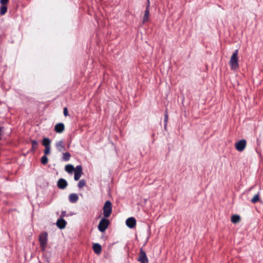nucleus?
Wrapping results in <instances>:
<instances>
[{"mask_svg": "<svg viewBox=\"0 0 263 263\" xmlns=\"http://www.w3.org/2000/svg\"><path fill=\"white\" fill-rule=\"evenodd\" d=\"M238 50H235L233 53L230 62L229 64L232 70H236L239 68L238 58Z\"/></svg>", "mask_w": 263, "mask_h": 263, "instance_id": "nucleus-1", "label": "nucleus"}, {"mask_svg": "<svg viewBox=\"0 0 263 263\" xmlns=\"http://www.w3.org/2000/svg\"><path fill=\"white\" fill-rule=\"evenodd\" d=\"M48 234L46 232H42L39 236V241L42 251H44L47 244Z\"/></svg>", "mask_w": 263, "mask_h": 263, "instance_id": "nucleus-2", "label": "nucleus"}, {"mask_svg": "<svg viewBox=\"0 0 263 263\" xmlns=\"http://www.w3.org/2000/svg\"><path fill=\"white\" fill-rule=\"evenodd\" d=\"M103 215L105 218L110 216L112 212V204L109 200L106 201L103 206Z\"/></svg>", "mask_w": 263, "mask_h": 263, "instance_id": "nucleus-3", "label": "nucleus"}, {"mask_svg": "<svg viewBox=\"0 0 263 263\" xmlns=\"http://www.w3.org/2000/svg\"><path fill=\"white\" fill-rule=\"evenodd\" d=\"M109 223V221L106 218H102L98 225L99 230L101 232H104L107 229Z\"/></svg>", "mask_w": 263, "mask_h": 263, "instance_id": "nucleus-4", "label": "nucleus"}, {"mask_svg": "<svg viewBox=\"0 0 263 263\" xmlns=\"http://www.w3.org/2000/svg\"><path fill=\"white\" fill-rule=\"evenodd\" d=\"M137 260L141 263H148V259L146 252L142 248L140 249Z\"/></svg>", "mask_w": 263, "mask_h": 263, "instance_id": "nucleus-5", "label": "nucleus"}, {"mask_svg": "<svg viewBox=\"0 0 263 263\" xmlns=\"http://www.w3.org/2000/svg\"><path fill=\"white\" fill-rule=\"evenodd\" d=\"M247 145V142L246 140H241L235 144L236 149L239 151L242 152L244 150Z\"/></svg>", "mask_w": 263, "mask_h": 263, "instance_id": "nucleus-6", "label": "nucleus"}, {"mask_svg": "<svg viewBox=\"0 0 263 263\" xmlns=\"http://www.w3.org/2000/svg\"><path fill=\"white\" fill-rule=\"evenodd\" d=\"M83 174L82 167L81 165H78L75 168L74 179L76 181L79 180Z\"/></svg>", "mask_w": 263, "mask_h": 263, "instance_id": "nucleus-7", "label": "nucleus"}, {"mask_svg": "<svg viewBox=\"0 0 263 263\" xmlns=\"http://www.w3.org/2000/svg\"><path fill=\"white\" fill-rule=\"evenodd\" d=\"M149 6L150 2L149 0H147V3L146 7V9L144 12V15L143 18V23H145L148 21L149 15Z\"/></svg>", "mask_w": 263, "mask_h": 263, "instance_id": "nucleus-8", "label": "nucleus"}, {"mask_svg": "<svg viewBox=\"0 0 263 263\" xmlns=\"http://www.w3.org/2000/svg\"><path fill=\"white\" fill-rule=\"evenodd\" d=\"M55 146L57 149L60 152H63L66 151L65 146L63 140L57 141Z\"/></svg>", "mask_w": 263, "mask_h": 263, "instance_id": "nucleus-9", "label": "nucleus"}, {"mask_svg": "<svg viewBox=\"0 0 263 263\" xmlns=\"http://www.w3.org/2000/svg\"><path fill=\"white\" fill-rule=\"evenodd\" d=\"M126 224L129 228H134L136 224V220L134 217H130L126 220Z\"/></svg>", "mask_w": 263, "mask_h": 263, "instance_id": "nucleus-10", "label": "nucleus"}, {"mask_svg": "<svg viewBox=\"0 0 263 263\" xmlns=\"http://www.w3.org/2000/svg\"><path fill=\"white\" fill-rule=\"evenodd\" d=\"M68 184L66 180L63 178L60 179L57 183V186L60 189H65Z\"/></svg>", "mask_w": 263, "mask_h": 263, "instance_id": "nucleus-11", "label": "nucleus"}, {"mask_svg": "<svg viewBox=\"0 0 263 263\" xmlns=\"http://www.w3.org/2000/svg\"><path fill=\"white\" fill-rule=\"evenodd\" d=\"M65 129V125L62 123H59L54 126V130L57 133H62Z\"/></svg>", "mask_w": 263, "mask_h": 263, "instance_id": "nucleus-12", "label": "nucleus"}, {"mask_svg": "<svg viewBox=\"0 0 263 263\" xmlns=\"http://www.w3.org/2000/svg\"><path fill=\"white\" fill-rule=\"evenodd\" d=\"M94 252L97 254H100L101 252L102 248L100 244L94 243L92 246Z\"/></svg>", "mask_w": 263, "mask_h": 263, "instance_id": "nucleus-13", "label": "nucleus"}, {"mask_svg": "<svg viewBox=\"0 0 263 263\" xmlns=\"http://www.w3.org/2000/svg\"><path fill=\"white\" fill-rule=\"evenodd\" d=\"M66 222L64 219H58L57 222L58 227L61 229L65 228Z\"/></svg>", "mask_w": 263, "mask_h": 263, "instance_id": "nucleus-14", "label": "nucleus"}, {"mask_svg": "<svg viewBox=\"0 0 263 263\" xmlns=\"http://www.w3.org/2000/svg\"><path fill=\"white\" fill-rule=\"evenodd\" d=\"M79 199V197L77 194H70L69 196V201L71 203H76Z\"/></svg>", "mask_w": 263, "mask_h": 263, "instance_id": "nucleus-15", "label": "nucleus"}, {"mask_svg": "<svg viewBox=\"0 0 263 263\" xmlns=\"http://www.w3.org/2000/svg\"><path fill=\"white\" fill-rule=\"evenodd\" d=\"M240 217L238 215H233L231 217V222L233 223H237L240 221Z\"/></svg>", "mask_w": 263, "mask_h": 263, "instance_id": "nucleus-16", "label": "nucleus"}, {"mask_svg": "<svg viewBox=\"0 0 263 263\" xmlns=\"http://www.w3.org/2000/svg\"><path fill=\"white\" fill-rule=\"evenodd\" d=\"M65 171L68 173H72L74 171L75 168L74 166L71 164H67L65 167Z\"/></svg>", "mask_w": 263, "mask_h": 263, "instance_id": "nucleus-17", "label": "nucleus"}, {"mask_svg": "<svg viewBox=\"0 0 263 263\" xmlns=\"http://www.w3.org/2000/svg\"><path fill=\"white\" fill-rule=\"evenodd\" d=\"M50 142L51 141L49 138H45L43 139L42 144L45 147H50Z\"/></svg>", "mask_w": 263, "mask_h": 263, "instance_id": "nucleus-18", "label": "nucleus"}, {"mask_svg": "<svg viewBox=\"0 0 263 263\" xmlns=\"http://www.w3.org/2000/svg\"><path fill=\"white\" fill-rule=\"evenodd\" d=\"M71 157V154L69 152L63 153L62 159L64 161H68Z\"/></svg>", "mask_w": 263, "mask_h": 263, "instance_id": "nucleus-19", "label": "nucleus"}, {"mask_svg": "<svg viewBox=\"0 0 263 263\" xmlns=\"http://www.w3.org/2000/svg\"><path fill=\"white\" fill-rule=\"evenodd\" d=\"M260 196L259 193H258L257 194L255 195L254 197L252 198L251 201L253 203H256L259 201Z\"/></svg>", "mask_w": 263, "mask_h": 263, "instance_id": "nucleus-20", "label": "nucleus"}, {"mask_svg": "<svg viewBox=\"0 0 263 263\" xmlns=\"http://www.w3.org/2000/svg\"><path fill=\"white\" fill-rule=\"evenodd\" d=\"M7 11V5H2L0 8V14L2 15H4Z\"/></svg>", "mask_w": 263, "mask_h": 263, "instance_id": "nucleus-21", "label": "nucleus"}, {"mask_svg": "<svg viewBox=\"0 0 263 263\" xmlns=\"http://www.w3.org/2000/svg\"><path fill=\"white\" fill-rule=\"evenodd\" d=\"M31 144H32V151H35L37 148V147H38V142L36 140H31Z\"/></svg>", "mask_w": 263, "mask_h": 263, "instance_id": "nucleus-22", "label": "nucleus"}, {"mask_svg": "<svg viewBox=\"0 0 263 263\" xmlns=\"http://www.w3.org/2000/svg\"><path fill=\"white\" fill-rule=\"evenodd\" d=\"M41 161V163L45 165V164H46L47 163L48 161V159L46 155H44V156L42 157Z\"/></svg>", "mask_w": 263, "mask_h": 263, "instance_id": "nucleus-23", "label": "nucleus"}, {"mask_svg": "<svg viewBox=\"0 0 263 263\" xmlns=\"http://www.w3.org/2000/svg\"><path fill=\"white\" fill-rule=\"evenodd\" d=\"M86 185V181L84 179L81 180L78 183V187L79 188H82Z\"/></svg>", "mask_w": 263, "mask_h": 263, "instance_id": "nucleus-24", "label": "nucleus"}, {"mask_svg": "<svg viewBox=\"0 0 263 263\" xmlns=\"http://www.w3.org/2000/svg\"><path fill=\"white\" fill-rule=\"evenodd\" d=\"M50 147H45V149L44 150V154L45 155L47 156L50 154Z\"/></svg>", "mask_w": 263, "mask_h": 263, "instance_id": "nucleus-25", "label": "nucleus"}, {"mask_svg": "<svg viewBox=\"0 0 263 263\" xmlns=\"http://www.w3.org/2000/svg\"><path fill=\"white\" fill-rule=\"evenodd\" d=\"M9 0H0V3L2 5H7Z\"/></svg>", "mask_w": 263, "mask_h": 263, "instance_id": "nucleus-26", "label": "nucleus"}, {"mask_svg": "<svg viewBox=\"0 0 263 263\" xmlns=\"http://www.w3.org/2000/svg\"><path fill=\"white\" fill-rule=\"evenodd\" d=\"M63 114L65 117L68 116V110L67 107L64 108Z\"/></svg>", "mask_w": 263, "mask_h": 263, "instance_id": "nucleus-27", "label": "nucleus"}, {"mask_svg": "<svg viewBox=\"0 0 263 263\" xmlns=\"http://www.w3.org/2000/svg\"><path fill=\"white\" fill-rule=\"evenodd\" d=\"M164 122L165 123V126H166V123L168 120V115H167L166 112H165V114L164 115Z\"/></svg>", "mask_w": 263, "mask_h": 263, "instance_id": "nucleus-28", "label": "nucleus"}, {"mask_svg": "<svg viewBox=\"0 0 263 263\" xmlns=\"http://www.w3.org/2000/svg\"><path fill=\"white\" fill-rule=\"evenodd\" d=\"M2 129H3V127H0V140L1 139V132H2Z\"/></svg>", "mask_w": 263, "mask_h": 263, "instance_id": "nucleus-29", "label": "nucleus"}]
</instances>
